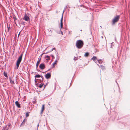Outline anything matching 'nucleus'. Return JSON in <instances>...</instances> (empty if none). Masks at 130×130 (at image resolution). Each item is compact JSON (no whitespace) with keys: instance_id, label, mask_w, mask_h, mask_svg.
I'll list each match as a JSON object with an SVG mask.
<instances>
[{"instance_id":"864d4df0","label":"nucleus","mask_w":130,"mask_h":130,"mask_svg":"<svg viewBox=\"0 0 130 130\" xmlns=\"http://www.w3.org/2000/svg\"><path fill=\"white\" fill-rule=\"evenodd\" d=\"M56 13H57V12H56Z\"/></svg>"},{"instance_id":"9d476101","label":"nucleus","mask_w":130,"mask_h":130,"mask_svg":"<svg viewBox=\"0 0 130 130\" xmlns=\"http://www.w3.org/2000/svg\"><path fill=\"white\" fill-rule=\"evenodd\" d=\"M15 104L18 108H20L21 107L20 104L19 103L18 101H17L15 102Z\"/></svg>"},{"instance_id":"49530a36","label":"nucleus","mask_w":130,"mask_h":130,"mask_svg":"<svg viewBox=\"0 0 130 130\" xmlns=\"http://www.w3.org/2000/svg\"><path fill=\"white\" fill-rule=\"evenodd\" d=\"M47 48H48V47H47L45 49V50H46Z\"/></svg>"},{"instance_id":"aec40b11","label":"nucleus","mask_w":130,"mask_h":130,"mask_svg":"<svg viewBox=\"0 0 130 130\" xmlns=\"http://www.w3.org/2000/svg\"><path fill=\"white\" fill-rule=\"evenodd\" d=\"M100 67L102 70H104L105 69V67L102 65L100 66Z\"/></svg>"},{"instance_id":"72a5a7b5","label":"nucleus","mask_w":130,"mask_h":130,"mask_svg":"<svg viewBox=\"0 0 130 130\" xmlns=\"http://www.w3.org/2000/svg\"><path fill=\"white\" fill-rule=\"evenodd\" d=\"M49 52H49V51H48V52H47L42 53H43V54H48V53H49Z\"/></svg>"},{"instance_id":"c756f323","label":"nucleus","mask_w":130,"mask_h":130,"mask_svg":"<svg viewBox=\"0 0 130 130\" xmlns=\"http://www.w3.org/2000/svg\"><path fill=\"white\" fill-rule=\"evenodd\" d=\"M50 56H51L52 58V59H54L55 57L54 55L52 54H51L50 55Z\"/></svg>"},{"instance_id":"4be33fe9","label":"nucleus","mask_w":130,"mask_h":130,"mask_svg":"<svg viewBox=\"0 0 130 130\" xmlns=\"http://www.w3.org/2000/svg\"><path fill=\"white\" fill-rule=\"evenodd\" d=\"M92 59L93 60V61L97 59V58L96 56H93L92 58Z\"/></svg>"},{"instance_id":"4c0bfd02","label":"nucleus","mask_w":130,"mask_h":130,"mask_svg":"<svg viewBox=\"0 0 130 130\" xmlns=\"http://www.w3.org/2000/svg\"><path fill=\"white\" fill-rule=\"evenodd\" d=\"M80 6L84 7L85 6L83 5H80Z\"/></svg>"},{"instance_id":"b1692460","label":"nucleus","mask_w":130,"mask_h":130,"mask_svg":"<svg viewBox=\"0 0 130 130\" xmlns=\"http://www.w3.org/2000/svg\"><path fill=\"white\" fill-rule=\"evenodd\" d=\"M30 113L29 112H27L26 114V117H28L29 116V113Z\"/></svg>"},{"instance_id":"9b49d317","label":"nucleus","mask_w":130,"mask_h":130,"mask_svg":"<svg viewBox=\"0 0 130 130\" xmlns=\"http://www.w3.org/2000/svg\"><path fill=\"white\" fill-rule=\"evenodd\" d=\"M63 13L62 14V16L60 20V26H63Z\"/></svg>"},{"instance_id":"6e6552de","label":"nucleus","mask_w":130,"mask_h":130,"mask_svg":"<svg viewBox=\"0 0 130 130\" xmlns=\"http://www.w3.org/2000/svg\"><path fill=\"white\" fill-rule=\"evenodd\" d=\"M45 77L46 79H48L50 78L51 76V73H49L46 74L45 75Z\"/></svg>"},{"instance_id":"37998d69","label":"nucleus","mask_w":130,"mask_h":130,"mask_svg":"<svg viewBox=\"0 0 130 130\" xmlns=\"http://www.w3.org/2000/svg\"><path fill=\"white\" fill-rule=\"evenodd\" d=\"M112 43H111V47L112 48H113V47H112Z\"/></svg>"},{"instance_id":"20e7f679","label":"nucleus","mask_w":130,"mask_h":130,"mask_svg":"<svg viewBox=\"0 0 130 130\" xmlns=\"http://www.w3.org/2000/svg\"><path fill=\"white\" fill-rule=\"evenodd\" d=\"M43 54V53H42L41 55L39 56L38 59V60L37 62V63H36V68L37 70V71H40L38 69H37V68H38V65L39 64V63L40 62L42 57Z\"/></svg>"},{"instance_id":"ea45409f","label":"nucleus","mask_w":130,"mask_h":130,"mask_svg":"<svg viewBox=\"0 0 130 130\" xmlns=\"http://www.w3.org/2000/svg\"><path fill=\"white\" fill-rule=\"evenodd\" d=\"M39 123H38L37 125V128H38L39 126Z\"/></svg>"},{"instance_id":"a18cd8bd","label":"nucleus","mask_w":130,"mask_h":130,"mask_svg":"<svg viewBox=\"0 0 130 130\" xmlns=\"http://www.w3.org/2000/svg\"><path fill=\"white\" fill-rule=\"evenodd\" d=\"M82 31V30H80V31Z\"/></svg>"},{"instance_id":"09e8293b","label":"nucleus","mask_w":130,"mask_h":130,"mask_svg":"<svg viewBox=\"0 0 130 130\" xmlns=\"http://www.w3.org/2000/svg\"><path fill=\"white\" fill-rule=\"evenodd\" d=\"M57 57H58V55H57Z\"/></svg>"},{"instance_id":"423d86ee","label":"nucleus","mask_w":130,"mask_h":130,"mask_svg":"<svg viewBox=\"0 0 130 130\" xmlns=\"http://www.w3.org/2000/svg\"><path fill=\"white\" fill-rule=\"evenodd\" d=\"M23 19V20L27 21H28L30 20L29 17L27 16L26 14H25L24 17Z\"/></svg>"},{"instance_id":"a878e982","label":"nucleus","mask_w":130,"mask_h":130,"mask_svg":"<svg viewBox=\"0 0 130 130\" xmlns=\"http://www.w3.org/2000/svg\"><path fill=\"white\" fill-rule=\"evenodd\" d=\"M26 23L25 22L23 21L22 23L21 24L22 25H24L26 24Z\"/></svg>"},{"instance_id":"3c124183","label":"nucleus","mask_w":130,"mask_h":130,"mask_svg":"<svg viewBox=\"0 0 130 130\" xmlns=\"http://www.w3.org/2000/svg\"><path fill=\"white\" fill-rule=\"evenodd\" d=\"M116 82V83H117V84H118V83H117V82Z\"/></svg>"},{"instance_id":"473e14b6","label":"nucleus","mask_w":130,"mask_h":130,"mask_svg":"<svg viewBox=\"0 0 130 130\" xmlns=\"http://www.w3.org/2000/svg\"><path fill=\"white\" fill-rule=\"evenodd\" d=\"M50 70V69H49L47 71H45V72H42V73H45V72H46L47 71H49V70Z\"/></svg>"},{"instance_id":"f257e3e1","label":"nucleus","mask_w":130,"mask_h":130,"mask_svg":"<svg viewBox=\"0 0 130 130\" xmlns=\"http://www.w3.org/2000/svg\"><path fill=\"white\" fill-rule=\"evenodd\" d=\"M84 45L83 41L81 40H77L76 43V47L78 49H81L83 47Z\"/></svg>"},{"instance_id":"f03ea898","label":"nucleus","mask_w":130,"mask_h":130,"mask_svg":"<svg viewBox=\"0 0 130 130\" xmlns=\"http://www.w3.org/2000/svg\"><path fill=\"white\" fill-rule=\"evenodd\" d=\"M23 53H22L16 62V69H18L19 67V65L21 62L22 59Z\"/></svg>"},{"instance_id":"c85d7f7f","label":"nucleus","mask_w":130,"mask_h":130,"mask_svg":"<svg viewBox=\"0 0 130 130\" xmlns=\"http://www.w3.org/2000/svg\"><path fill=\"white\" fill-rule=\"evenodd\" d=\"M67 7V6H66L65 7V8H64V10L63 11V13L65 11V10L66 9V8Z\"/></svg>"},{"instance_id":"c03bdc74","label":"nucleus","mask_w":130,"mask_h":130,"mask_svg":"<svg viewBox=\"0 0 130 130\" xmlns=\"http://www.w3.org/2000/svg\"><path fill=\"white\" fill-rule=\"evenodd\" d=\"M46 85H45L44 88H45V86Z\"/></svg>"},{"instance_id":"58836bf2","label":"nucleus","mask_w":130,"mask_h":130,"mask_svg":"<svg viewBox=\"0 0 130 130\" xmlns=\"http://www.w3.org/2000/svg\"><path fill=\"white\" fill-rule=\"evenodd\" d=\"M53 50H52V49L50 50L49 51V52H52V51H53Z\"/></svg>"},{"instance_id":"39448f33","label":"nucleus","mask_w":130,"mask_h":130,"mask_svg":"<svg viewBox=\"0 0 130 130\" xmlns=\"http://www.w3.org/2000/svg\"><path fill=\"white\" fill-rule=\"evenodd\" d=\"M10 124H9L7 125L4 126L2 130H8L10 127Z\"/></svg>"},{"instance_id":"ddd939ff","label":"nucleus","mask_w":130,"mask_h":130,"mask_svg":"<svg viewBox=\"0 0 130 130\" xmlns=\"http://www.w3.org/2000/svg\"><path fill=\"white\" fill-rule=\"evenodd\" d=\"M3 75H4L5 77H6L7 78H8V76L7 75V72H5V71H4L3 72Z\"/></svg>"},{"instance_id":"2eb2a0df","label":"nucleus","mask_w":130,"mask_h":130,"mask_svg":"<svg viewBox=\"0 0 130 130\" xmlns=\"http://www.w3.org/2000/svg\"><path fill=\"white\" fill-rule=\"evenodd\" d=\"M40 83V84H39L38 86V87L39 88H41L42 87L43 85H44V84L43 83Z\"/></svg>"},{"instance_id":"dca6fc26","label":"nucleus","mask_w":130,"mask_h":130,"mask_svg":"<svg viewBox=\"0 0 130 130\" xmlns=\"http://www.w3.org/2000/svg\"><path fill=\"white\" fill-rule=\"evenodd\" d=\"M9 79L10 82V83L11 84H14V81H12V79H11L10 77H9Z\"/></svg>"},{"instance_id":"8fccbe9b","label":"nucleus","mask_w":130,"mask_h":130,"mask_svg":"<svg viewBox=\"0 0 130 130\" xmlns=\"http://www.w3.org/2000/svg\"><path fill=\"white\" fill-rule=\"evenodd\" d=\"M99 66V65L98 64H97Z\"/></svg>"},{"instance_id":"2f4dec72","label":"nucleus","mask_w":130,"mask_h":130,"mask_svg":"<svg viewBox=\"0 0 130 130\" xmlns=\"http://www.w3.org/2000/svg\"><path fill=\"white\" fill-rule=\"evenodd\" d=\"M77 58H78L77 57H75L74 59V60H77Z\"/></svg>"},{"instance_id":"f704fd0d","label":"nucleus","mask_w":130,"mask_h":130,"mask_svg":"<svg viewBox=\"0 0 130 130\" xmlns=\"http://www.w3.org/2000/svg\"><path fill=\"white\" fill-rule=\"evenodd\" d=\"M60 31L61 32V34L62 35H63V32L61 30V29H60Z\"/></svg>"},{"instance_id":"6ab92c4d","label":"nucleus","mask_w":130,"mask_h":130,"mask_svg":"<svg viewBox=\"0 0 130 130\" xmlns=\"http://www.w3.org/2000/svg\"><path fill=\"white\" fill-rule=\"evenodd\" d=\"M57 60H56L55 62L52 64V66H52V67H54L55 66V64H57Z\"/></svg>"},{"instance_id":"412c9836","label":"nucleus","mask_w":130,"mask_h":130,"mask_svg":"<svg viewBox=\"0 0 130 130\" xmlns=\"http://www.w3.org/2000/svg\"><path fill=\"white\" fill-rule=\"evenodd\" d=\"M41 77V75H39V74H37V75H35V78H39V77Z\"/></svg>"},{"instance_id":"1a4fd4ad","label":"nucleus","mask_w":130,"mask_h":130,"mask_svg":"<svg viewBox=\"0 0 130 130\" xmlns=\"http://www.w3.org/2000/svg\"><path fill=\"white\" fill-rule=\"evenodd\" d=\"M27 121V119L25 118L23 121V122L21 123L20 125V126H23L24 125L25 123Z\"/></svg>"},{"instance_id":"bb28decb","label":"nucleus","mask_w":130,"mask_h":130,"mask_svg":"<svg viewBox=\"0 0 130 130\" xmlns=\"http://www.w3.org/2000/svg\"><path fill=\"white\" fill-rule=\"evenodd\" d=\"M13 19H14V21L15 22V20H17V18H16V17L15 16H13Z\"/></svg>"},{"instance_id":"4468645a","label":"nucleus","mask_w":130,"mask_h":130,"mask_svg":"<svg viewBox=\"0 0 130 130\" xmlns=\"http://www.w3.org/2000/svg\"><path fill=\"white\" fill-rule=\"evenodd\" d=\"M89 55V53L88 52H87L85 53V54L84 55V56L85 57H87Z\"/></svg>"},{"instance_id":"c9c22d12","label":"nucleus","mask_w":130,"mask_h":130,"mask_svg":"<svg viewBox=\"0 0 130 130\" xmlns=\"http://www.w3.org/2000/svg\"><path fill=\"white\" fill-rule=\"evenodd\" d=\"M21 31H20L19 32V33L18 34V37L19 36V35H20V33H21Z\"/></svg>"},{"instance_id":"e433bc0d","label":"nucleus","mask_w":130,"mask_h":130,"mask_svg":"<svg viewBox=\"0 0 130 130\" xmlns=\"http://www.w3.org/2000/svg\"><path fill=\"white\" fill-rule=\"evenodd\" d=\"M63 28V26H60V29H62Z\"/></svg>"},{"instance_id":"5701e85b","label":"nucleus","mask_w":130,"mask_h":130,"mask_svg":"<svg viewBox=\"0 0 130 130\" xmlns=\"http://www.w3.org/2000/svg\"><path fill=\"white\" fill-rule=\"evenodd\" d=\"M98 63L99 64H100L102 63V59H99L98 60Z\"/></svg>"},{"instance_id":"de8ad7c7","label":"nucleus","mask_w":130,"mask_h":130,"mask_svg":"<svg viewBox=\"0 0 130 130\" xmlns=\"http://www.w3.org/2000/svg\"><path fill=\"white\" fill-rule=\"evenodd\" d=\"M100 27H101V28H102V27H101V26H100Z\"/></svg>"},{"instance_id":"393cba45","label":"nucleus","mask_w":130,"mask_h":130,"mask_svg":"<svg viewBox=\"0 0 130 130\" xmlns=\"http://www.w3.org/2000/svg\"><path fill=\"white\" fill-rule=\"evenodd\" d=\"M37 80H38V81H39V79H36V78H35V84H36V83H37Z\"/></svg>"},{"instance_id":"f8f14e48","label":"nucleus","mask_w":130,"mask_h":130,"mask_svg":"<svg viewBox=\"0 0 130 130\" xmlns=\"http://www.w3.org/2000/svg\"><path fill=\"white\" fill-rule=\"evenodd\" d=\"M44 105H43L42 106V109H41V114H42V112H43V111L44 110Z\"/></svg>"},{"instance_id":"79ce46f5","label":"nucleus","mask_w":130,"mask_h":130,"mask_svg":"<svg viewBox=\"0 0 130 130\" xmlns=\"http://www.w3.org/2000/svg\"><path fill=\"white\" fill-rule=\"evenodd\" d=\"M52 49V50H55V51H56V50L55 48H53Z\"/></svg>"},{"instance_id":"a211bd4d","label":"nucleus","mask_w":130,"mask_h":130,"mask_svg":"<svg viewBox=\"0 0 130 130\" xmlns=\"http://www.w3.org/2000/svg\"><path fill=\"white\" fill-rule=\"evenodd\" d=\"M45 57L46 58H47L46 59V60L48 61L50 60V57L48 55H46L45 56Z\"/></svg>"},{"instance_id":"cd10ccee","label":"nucleus","mask_w":130,"mask_h":130,"mask_svg":"<svg viewBox=\"0 0 130 130\" xmlns=\"http://www.w3.org/2000/svg\"><path fill=\"white\" fill-rule=\"evenodd\" d=\"M38 83H36L35 84L36 85V86L37 87L39 85V83H39L40 82V81H38Z\"/></svg>"},{"instance_id":"603ef678","label":"nucleus","mask_w":130,"mask_h":130,"mask_svg":"<svg viewBox=\"0 0 130 130\" xmlns=\"http://www.w3.org/2000/svg\"><path fill=\"white\" fill-rule=\"evenodd\" d=\"M79 57H80V56H79Z\"/></svg>"},{"instance_id":"a19ab883","label":"nucleus","mask_w":130,"mask_h":130,"mask_svg":"<svg viewBox=\"0 0 130 130\" xmlns=\"http://www.w3.org/2000/svg\"><path fill=\"white\" fill-rule=\"evenodd\" d=\"M48 30V31L49 32L50 31L51 32V33H52V30Z\"/></svg>"},{"instance_id":"7ed1b4c3","label":"nucleus","mask_w":130,"mask_h":130,"mask_svg":"<svg viewBox=\"0 0 130 130\" xmlns=\"http://www.w3.org/2000/svg\"><path fill=\"white\" fill-rule=\"evenodd\" d=\"M120 15H116V16L114 17L112 21V25H114L117 22L119 21L120 18Z\"/></svg>"},{"instance_id":"0eeeda50","label":"nucleus","mask_w":130,"mask_h":130,"mask_svg":"<svg viewBox=\"0 0 130 130\" xmlns=\"http://www.w3.org/2000/svg\"><path fill=\"white\" fill-rule=\"evenodd\" d=\"M39 67L40 69L43 70L45 68V65L44 63H41L40 64L39 66Z\"/></svg>"},{"instance_id":"f3484780","label":"nucleus","mask_w":130,"mask_h":130,"mask_svg":"<svg viewBox=\"0 0 130 130\" xmlns=\"http://www.w3.org/2000/svg\"><path fill=\"white\" fill-rule=\"evenodd\" d=\"M41 77L42 79H39V81H40V82H39V83H42L43 82V76H42V75L41 76Z\"/></svg>"},{"instance_id":"7c9ffc66","label":"nucleus","mask_w":130,"mask_h":130,"mask_svg":"<svg viewBox=\"0 0 130 130\" xmlns=\"http://www.w3.org/2000/svg\"><path fill=\"white\" fill-rule=\"evenodd\" d=\"M10 26H9L8 28V31H9L10 30Z\"/></svg>"}]
</instances>
